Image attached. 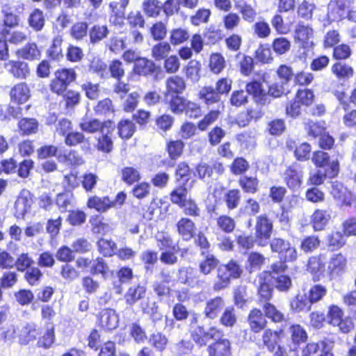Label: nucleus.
I'll return each mask as SVG.
<instances>
[{
    "label": "nucleus",
    "mask_w": 356,
    "mask_h": 356,
    "mask_svg": "<svg viewBox=\"0 0 356 356\" xmlns=\"http://www.w3.org/2000/svg\"><path fill=\"white\" fill-rule=\"evenodd\" d=\"M243 272L239 264L231 260L227 264L220 265L218 268L217 280L213 285L216 291L227 288L230 284L231 278H238Z\"/></svg>",
    "instance_id": "obj_1"
},
{
    "label": "nucleus",
    "mask_w": 356,
    "mask_h": 356,
    "mask_svg": "<svg viewBox=\"0 0 356 356\" xmlns=\"http://www.w3.org/2000/svg\"><path fill=\"white\" fill-rule=\"evenodd\" d=\"M330 194L340 207H356V195L338 181L331 183Z\"/></svg>",
    "instance_id": "obj_2"
},
{
    "label": "nucleus",
    "mask_w": 356,
    "mask_h": 356,
    "mask_svg": "<svg viewBox=\"0 0 356 356\" xmlns=\"http://www.w3.org/2000/svg\"><path fill=\"white\" fill-rule=\"evenodd\" d=\"M76 79V73L72 69L58 70L50 84L51 90L58 95H62L67 86Z\"/></svg>",
    "instance_id": "obj_3"
},
{
    "label": "nucleus",
    "mask_w": 356,
    "mask_h": 356,
    "mask_svg": "<svg viewBox=\"0 0 356 356\" xmlns=\"http://www.w3.org/2000/svg\"><path fill=\"white\" fill-rule=\"evenodd\" d=\"M270 245L272 252H277L281 260L293 261L296 259L297 251L288 241L280 238H274L271 240Z\"/></svg>",
    "instance_id": "obj_4"
},
{
    "label": "nucleus",
    "mask_w": 356,
    "mask_h": 356,
    "mask_svg": "<svg viewBox=\"0 0 356 356\" xmlns=\"http://www.w3.org/2000/svg\"><path fill=\"white\" fill-rule=\"evenodd\" d=\"M339 162L333 161L330 168H320L310 175L309 181L312 184L318 186L323 184L326 177L334 178L339 173Z\"/></svg>",
    "instance_id": "obj_5"
},
{
    "label": "nucleus",
    "mask_w": 356,
    "mask_h": 356,
    "mask_svg": "<svg viewBox=\"0 0 356 356\" xmlns=\"http://www.w3.org/2000/svg\"><path fill=\"white\" fill-rule=\"evenodd\" d=\"M33 198L29 191L23 190L19 195L15 203V216L17 218H24L31 210Z\"/></svg>",
    "instance_id": "obj_6"
},
{
    "label": "nucleus",
    "mask_w": 356,
    "mask_h": 356,
    "mask_svg": "<svg viewBox=\"0 0 356 356\" xmlns=\"http://www.w3.org/2000/svg\"><path fill=\"white\" fill-rule=\"evenodd\" d=\"M109 125L110 127L112 125L111 121L102 123L97 119L86 117L81 120L79 127L83 131L89 134H94L98 131L100 133H108V131L106 129Z\"/></svg>",
    "instance_id": "obj_7"
},
{
    "label": "nucleus",
    "mask_w": 356,
    "mask_h": 356,
    "mask_svg": "<svg viewBox=\"0 0 356 356\" xmlns=\"http://www.w3.org/2000/svg\"><path fill=\"white\" fill-rule=\"evenodd\" d=\"M165 88V96L180 95L186 89V83L182 77L172 76L166 79Z\"/></svg>",
    "instance_id": "obj_8"
},
{
    "label": "nucleus",
    "mask_w": 356,
    "mask_h": 356,
    "mask_svg": "<svg viewBox=\"0 0 356 356\" xmlns=\"http://www.w3.org/2000/svg\"><path fill=\"white\" fill-rule=\"evenodd\" d=\"M245 88L248 95H252L257 103L261 105L270 103V100L268 99V95L262 88V85L259 81H253L248 83Z\"/></svg>",
    "instance_id": "obj_9"
},
{
    "label": "nucleus",
    "mask_w": 356,
    "mask_h": 356,
    "mask_svg": "<svg viewBox=\"0 0 356 356\" xmlns=\"http://www.w3.org/2000/svg\"><path fill=\"white\" fill-rule=\"evenodd\" d=\"M347 260L341 253L334 254L328 262L327 269L331 276L339 275L345 271Z\"/></svg>",
    "instance_id": "obj_10"
},
{
    "label": "nucleus",
    "mask_w": 356,
    "mask_h": 356,
    "mask_svg": "<svg viewBox=\"0 0 356 356\" xmlns=\"http://www.w3.org/2000/svg\"><path fill=\"white\" fill-rule=\"evenodd\" d=\"M99 321L102 327L107 330H111L118 327L119 319L115 310L105 309L101 312Z\"/></svg>",
    "instance_id": "obj_11"
},
{
    "label": "nucleus",
    "mask_w": 356,
    "mask_h": 356,
    "mask_svg": "<svg viewBox=\"0 0 356 356\" xmlns=\"http://www.w3.org/2000/svg\"><path fill=\"white\" fill-rule=\"evenodd\" d=\"M5 68L18 79H26L30 72L28 64L23 61L9 60L5 63Z\"/></svg>",
    "instance_id": "obj_12"
},
{
    "label": "nucleus",
    "mask_w": 356,
    "mask_h": 356,
    "mask_svg": "<svg viewBox=\"0 0 356 356\" xmlns=\"http://www.w3.org/2000/svg\"><path fill=\"white\" fill-rule=\"evenodd\" d=\"M209 356H231V343L227 339L216 341L207 348Z\"/></svg>",
    "instance_id": "obj_13"
},
{
    "label": "nucleus",
    "mask_w": 356,
    "mask_h": 356,
    "mask_svg": "<svg viewBox=\"0 0 356 356\" xmlns=\"http://www.w3.org/2000/svg\"><path fill=\"white\" fill-rule=\"evenodd\" d=\"M225 305L222 298L216 296L207 302L204 313L210 319L216 318Z\"/></svg>",
    "instance_id": "obj_14"
},
{
    "label": "nucleus",
    "mask_w": 356,
    "mask_h": 356,
    "mask_svg": "<svg viewBox=\"0 0 356 356\" xmlns=\"http://www.w3.org/2000/svg\"><path fill=\"white\" fill-rule=\"evenodd\" d=\"M39 332L36 328V325L33 323H28L21 326L17 337L22 344H28L31 341L36 339Z\"/></svg>",
    "instance_id": "obj_15"
},
{
    "label": "nucleus",
    "mask_w": 356,
    "mask_h": 356,
    "mask_svg": "<svg viewBox=\"0 0 356 356\" xmlns=\"http://www.w3.org/2000/svg\"><path fill=\"white\" fill-rule=\"evenodd\" d=\"M331 212L327 210L316 209L312 216V224L315 231H321L328 224Z\"/></svg>",
    "instance_id": "obj_16"
},
{
    "label": "nucleus",
    "mask_w": 356,
    "mask_h": 356,
    "mask_svg": "<svg viewBox=\"0 0 356 356\" xmlns=\"http://www.w3.org/2000/svg\"><path fill=\"white\" fill-rule=\"evenodd\" d=\"M282 333V330L273 331L270 329L266 330L262 334L264 347L270 352L274 351L279 346L280 334Z\"/></svg>",
    "instance_id": "obj_17"
},
{
    "label": "nucleus",
    "mask_w": 356,
    "mask_h": 356,
    "mask_svg": "<svg viewBox=\"0 0 356 356\" xmlns=\"http://www.w3.org/2000/svg\"><path fill=\"white\" fill-rule=\"evenodd\" d=\"M235 8L241 14L244 21L249 23L253 22L257 17V13L250 4L243 0L237 1L234 3Z\"/></svg>",
    "instance_id": "obj_18"
},
{
    "label": "nucleus",
    "mask_w": 356,
    "mask_h": 356,
    "mask_svg": "<svg viewBox=\"0 0 356 356\" xmlns=\"http://www.w3.org/2000/svg\"><path fill=\"white\" fill-rule=\"evenodd\" d=\"M87 205L90 209H95L99 212H105L113 207L108 196L101 197L96 195L88 199Z\"/></svg>",
    "instance_id": "obj_19"
},
{
    "label": "nucleus",
    "mask_w": 356,
    "mask_h": 356,
    "mask_svg": "<svg viewBox=\"0 0 356 356\" xmlns=\"http://www.w3.org/2000/svg\"><path fill=\"white\" fill-rule=\"evenodd\" d=\"M145 293V286L140 284L134 285L125 293V302L129 306H133L138 300L143 298Z\"/></svg>",
    "instance_id": "obj_20"
},
{
    "label": "nucleus",
    "mask_w": 356,
    "mask_h": 356,
    "mask_svg": "<svg viewBox=\"0 0 356 356\" xmlns=\"http://www.w3.org/2000/svg\"><path fill=\"white\" fill-rule=\"evenodd\" d=\"M248 321L251 330L254 332L261 331L266 325L265 317L263 316L262 312L257 309H252L250 312Z\"/></svg>",
    "instance_id": "obj_21"
},
{
    "label": "nucleus",
    "mask_w": 356,
    "mask_h": 356,
    "mask_svg": "<svg viewBox=\"0 0 356 356\" xmlns=\"http://www.w3.org/2000/svg\"><path fill=\"white\" fill-rule=\"evenodd\" d=\"M29 90L24 83L17 84L10 90L11 101L15 103L23 104L29 99Z\"/></svg>",
    "instance_id": "obj_22"
},
{
    "label": "nucleus",
    "mask_w": 356,
    "mask_h": 356,
    "mask_svg": "<svg viewBox=\"0 0 356 356\" xmlns=\"http://www.w3.org/2000/svg\"><path fill=\"white\" fill-rule=\"evenodd\" d=\"M177 231L184 240L193 237L195 226L194 222L187 218H181L177 224Z\"/></svg>",
    "instance_id": "obj_23"
},
{
    "label": "nucleus",
    "mask_w": 356,
    "mask_h": 356,
    "mask_svg": "<svg viewBox=\"0 0 356 356\" xmlns=\"http://www.w3.org/2000/svg\"><path fill=\"white\" fill-rule=\"evenodd\" d=\"M312 304L307 293L298 294L291 302V308L296 312H308L312 309Z\"/></svg>",
    "instance_id": "obj_24"
},
{
    "label": "nucleus",
    "mask_w": 356,
    "mask_h": 356,
    "mask_svg": "<svg viewBox=\"0 0 356 356\" xmlns=\"http://www.w3.org/2000/svg\"><path fill=\"white\" fill-rule=\"evenodd\" d=\"M155 63L146 58L140 57L134 65V72L143 76H147L154 72Z\"/></svg>",
    "instance_id": "obj_25"
},
{
    "label": "nucleus",
    "mask_w": 356,
    "mask_h": 356,
    "mask_svg": "<svg viewBox=\"0 0 356 356\" xmlns=\"http://www.w3.org/2000/svg\"><path fill=\"white\" fill-rule=\"evenodd\" d=\"M272 230V222L266 216H260L257 218L256 222V236H264L270 237Z\"/></svg>",
    "instance_id": "obj_26"
},
{
    "label": "nucleus",
    "mask_w": 356,
    "mask_h": 356,
    "mask_svg": "<svg viewBox=\"0 0 356 356\" xmlns=\"http://www.w3.org/2000/svg\"><path fill=\"white\" fill-rule=\"evenodd\" d=\"M302 178V172L298 170L295 166L289 168L285 172V180L287 186L291 188L300 187Z\"/></svg>",
    "instance_id": "obj_27"
},
{
    "label": "nucleus",
    "mask_w": 356,
    "mask_h": 356,
    "mask_svg": "<svg viewBox=\"0 0 356 356\" xmlns=\"http://www.w3.org/2000/svg\"><path fill=\"white\" fill-rule=\"evenodd\" d=\"M165 99L173 113L180 114L184 111L187 100L179 95L165 96Z\"/></svg>",
    "instance_id": "obj_28"
},
{
    "label": "nucleus",
    "mask_w": 356,
    "mask_h": 356,
    "mask_svg": "<svg viewBox=\"0 0 356 356\" xmlns=\"http://www.w3.org/2000/svg\"><path fill=\"white\" fill-rule=\"evenodd\" d=\"M200 99L206 104L210 106L213 104L219 103L220 96L212 86H205L199 92Z\"/></svg>",
    "instance_id": "obj_29"
},
{
    "label": "nucleus",
    "mask_w": 356,
    "mask_h": 356,
    "mask_svg": "<svg viewBox=\"0 0 356 356\" xmlns=\"http://www.w3.org/2000/svg\"><path fill=\"white\" fill-rule=\"evenodd\" d=\"M109 33V30L106 25H94L89 31L90 42L96 44L106 38Z\"/></svg>",
    "instance_id": "obj_30"
},
{
    "label": "nucleus",
    "mask_w": 356,
    "mask_h": 356,
    "mask_svg": "<svg viewBox=\"0 0 356 356\" xmlns=\"http://www.w3.org/2000/svg\"><path fill=\"white\" fill-rule=\"evenodd\" d=\"M17 54L19 57L24 59L33 60L38 59L40 56V51L35 43H28L22 48L17 50Z\"/></svg>",
    "instance_id": "obj_31"
},
{
    "label": "nucleus",
    "mask_w": 356,
    "mask_h": 356,
    "mask_svg": "<svg viewBox=\"0 0 356 356\" xmlns=\"http://www.w3.org/2000/svg\"><path fill=\"white\" fill-rule=\"evenodd\" d=\"M178 280L181 283L194 286L198 282L196 271L190 267L181 268L179 270Z\"/></svg>",
    "instance_id": "obj_32"
},
{
    "label": "nucleus",
    "mask_w": 356,
    "mask_h": 356,
    "mask_svg": "<svg viewBox=\"0 0 356 356\" xmlns=\"http://www.w3.org/2000/svg\"><path fill=\"white\" fill-rule=\"evenodd\" d=\"M332 73L340 79H348L353 76V70L346 63L339 62L332 67Z\"/></svg>",
    "instance_id": "obj_33"
},
{
    "label": "nucleus",
    "mask_w": 356,
    "mask_h": 356,
    "mask_svg": "<svg viewBox=\"0 0 356 356\" xmlns=\"http://www.w3.org/2000/svg\"><path fill=\"white\" fill-rule=\"evenodd\" d=\"M327 346L323 341L308 343L302 350V356H319Z\"/></svg>",
    "instance_id": "obj_34"
},
{
    "label": "nucleus",
    "mask_w": 356,
    "mask_h": 356,
    "mask_svg": "<svg viewBox=\"0 0 356 356\" xmlns=\"http://www.w3.org/2000/svg\"><path fill=\"white\" fill-rule=\"evenodd\" d=\"M291 339L294 344L305 342L307 339V334L302 326L298 324L292 325L289 328Z\"/></svg>",
    "instance_id": "obj_35"
},
{
    "label": "nucleus",
    "mask_w": 356,
    "mask_h": 356,
    "mask_svg": "<svg viewBox=\"0 0 356 356\" xmlns=\"http://www.w3.org/2000/svg\"><path fill=\"white\" fill-rule=\"evenodd\" d=\"M29 26L35 31H41L44 25L43 13L39 9H35L29 18Z\"/></svg>",
    "instance_id": "obj_36"
},
{
    "label": "nucleus",
    "mask_w": 356,
    "mask_h": 356,
    "mask_svg": "<svg viewBox=\"0 0 356 356\" xmlns=\"http://www.w3.org/2000/svg\"><path fill=\"white\" fill-rule=\"evenodd\" d=\"M327 289L321 284H314L312 286L307 294L311 303L313 305L321 300L327 294Z\"/></svg>",
    "instance_id": "obj_37"
},
{
    "label": "nucleus",
    "mask_w": 356,
    "mask_h": 356,
    "mask_svg": "<svg viewBox=\"0 0 356 356\" xmlns=\"http://www.w3.org/2000/svg\"><path fill=\"white\" fill-rule=\"evenodd\" d=\"M225 67V60L222 54L214 53L210 56L209 68L214 74L220 73Z\"/></svg>",
    "instance_id": "obj_38"
},
{
    "label": "nucleus",
    "mask_w": 356,
    "mask_h": 356,
    "mask_svg": "<svg viewBox=\"0 0 356 356\" xmlns=\"http://www.w3.org/2000/svg\"><path fill=\"white\" fill-rule=\"evenodd\" d=\"M145 13L147 16L156 17L161 10V2L158 0H146L143 3Z\"/></svg>",
    "instance_id": "obj_39"
},
{
    "label": "nucleus",
    "mask_w": 356,
    "mask_h": 356,
    "mask_svg": "<svg viewBox=\"0 0 356 356\" xmlns=\"http://www.w3.org/2000/svg\"><path fill=\"white\" fill-rule=\"evenodd\" d=\"M307 270L314 276L319 277L325 270V264L320 257H312L308 261Z\"/></svg>",
    "instance_id": "obj_40"
},
{
    "label": "nucleus",
    "mask_w": 356,
    "mask_h": 356,
    "mask_svg": "<svg viewBox=\"0 0 356 356\" xmlns=\"http://www.w3.org/2000/svg\"><path fill=\"white\" fill-rule=\"evenodd\" d=\"M333 161L337 159L330 160V157L327 152L323 151L315 152L312 156L313 163L320 168H330V165Z\"/></svg>",
    "instance_id": "obj_41"
},
{
    "label": "nucleus",
    "mask_w": 356,
    "mask_h": 356,
    "mask_svg": "<svg viewBox=\"0 0 356 356\" xmlns=\"http://www.w3.org/2000/svg\"><path fill=\"white\" fill-rule=\"evenodd\" d=\"M98 250L104 257H111L115 254L117 250L115 243L111 240L102 238L97 242Z\"/></svg>",
    "instance_id": "obj_42"
},
{
    "label": "nucleus",
    "mask_w": 356,
    "mask_h": 356,
    "mask_svg": "<svg viewBox=\"0 0 356 356\" xmlns=\"http://www.w3.org/2000/svg\"><path fill=\"white\" fill-rule=\"evenodd\" d=\"M113 129V124L111 127L110 125L106 128L108 133H101L102 137L98 139V148L104 152H109L113 147V142L111 140L110 135Z\"/></svg>",
    "instance_id": "obj_43"
},
{
    "label": "nucleus",
    "mask_w": 356,
    "mask_h": 356,
    "mask_svg": "<svg viewBox=\"0 0 356 356\" xmlns=\"http://www.w3.org/2000/svg\"><path fill=\"white\" fill-rule=\"evenodd\" d=\"M313 35V30L308 26L299 24L295 31V39L302 44L307 43Z\"/></svg>",
    "instance_id": "obj_44"
},
{
    "label": "nucleus",
    "mask_w": 356,
    "mask_h": 356,
    "mask_svg": "<svg viewBox=\"0 0 356 356\" xmlns=\"http://www.w3.org/2000/svg\"><path fill=\"white\" fill-rule=\"evenodd\" d=\"M56 202L60 211L65 212L73 207V195L70 193H60L57 195Z\"/></svg>",
    "instance_id": "obj_45"
},
{
    "label": "nucleus",
    "mask_w": 356,
    "mask_h": 356,
    "mask_svg": "<svg viewBox=\"0 0 356 356\" xmlns=\"http://www.w3.org/2000/svg\"><path fill=\"white\" fill-rule=\"evenodd\" d=\"M288 92V86L281 81H275L268 86V90L266 92L268 97L271 96L275 98L281 97ZM268 99H270L268 97Z\"/></svg>",
    "instance_id": "obj_46"
},
{
    "label": "nucleus",
    "mask_w": 356,
    "mask_h": 356,
    "mask_svg": "<svg viewBox=\"0 0 356 356\" xmlns=\"http://www.w3.org/2000/svg\"><path fill=\"white\" fill-rule=\"evenodd\" d=\"M136 131L135 124L129 120H124L118 124V133L122 138H129Z\"/></svg>",
    "instance_id": "obj_47"
},
{
    "label": "nucleus",
    "mask_w": 356,
    "mask_h": 356,
    "mask_svg": "<svg viewBox=\"0 0 356 356\" xmlns=\"http://www.w3.org/2000/svg\"><path fill=\"white\" fill-rule=\"evenodd\" d=\"M211 14L209 9L204 8H200L195 12V15L191 17V23L194 26H200L202 24H206L209 21Z\"/></svg>",
    "instance_id": "obj_48"
},
{
    "label": "nucleus",
    "mask_w": 356,
    "mask_h": 356,
    "mask_svg": "<svg viewBox=\"0 0 356 356\" xmlns=\"http://www.w3.org/2000/svg\"><path fill=\"white\" fill-rule=\"evenodd\" d=\"M118 282L114 284V288L117 293L122 292L120 284L127 283L133 278V272L130 268L123 267L118 273Z\"/></svg>",
    "instance_id": "obj_49"
},
{
    "label": "nucleus",
    "mask_w": 356,
    "mask_h": 356,
    "mask_svg": "<svg viewBox=\"0 0 356 356\" xmlns=\"http://www.w3.org/2000/svg\"><path fill=\"white\" fill-rule=\"evenodd\" d=\"M149 343L159 351H163L168 342L165 335L161 332L153 333L148 339Z\"/></svg>",
    "instance_id": "obj_50"
},
{
    "label": "nucleus",
    "mask_w": 356,
    "mask_h": 356,
    "mask_svg": "<svg viewBox=\"0 0 356 356\" xmlns=\"http://www.w3.org/2000/svg\"><path fill=\"white\" fill-rule=\"evenodd\" d=\"M171 50L170 44L162 42L154 45L152 49V55L156 60H161L165 58Z\"/></svg>",
    "instance_id": "obj_51"
},
{
    "label": "nucleus",
    "mask_w": 356,
    "mask_h": 356,
    "mask_svg": "<svg viewBox=\"0 0 356 356\" xmlns=\"http://www.w3.org/2000/svg\"><path fill=\"white\" fill-rule=\"evenodd\" d=\"M201 65L195 60H191L186 68V76L192 82H197L200 78V71Z\"/></svg>",
    "instance_id": "obj_52"
},
{
    "label": "nucleus",
    "mask_w": 356,
    "mask_h": 356,
    "mask_svg": "<svg viewBox=\"0 0 356 356\" xmlns=\"http://www.w3.org/2000/svg\"><path fill=\"white\" fill-rule=\"evenodd\" d=\"M219 261L213 255L207 254L200 264V270L204 275L209 274L218 265Z\"/></svg>",
    "instance_id": "obj_53"
},
{
    "label": "nucleus",
    "mask_w": 356,
    "mask_h": 356,
    "mask_svg": "<svg viewBox=\"0 0 356 356\" xmlns=\"http://www.w3.org/2000/svg\"><path fill=\"white\" fill-rule=\"evenodd\" d=\"M343 315L342 309L335 305L329 306L326 318L327 322L333 325H336L340 323Z\"/></svg>",
    "instance_id": "obj_54"
},
{
    "label": "nucleus",
    "mask_w": 356,
    "mask_h": 356,
    "mask_svg": "<svg viewBox=\"0 0 356 356\" xmlns=\"http://www.w3.org/2000/svg\"><path fill=\"white\" fill-rule=\"evenodd\" d=\"M241 19L235 13H229L222 17V23L227 31H234L240 24Z\"/></svg>",
    "instance_id": "obj_55"
},
{
    "label": "nucleus",
    "mask_w": 356,
    "mask_h": 356,
    "mask_svg": "<svg viewBox=\"0 0 356 356\" xmlns=\"http://www.w3.org/2000/svg\"><path fill=\"white\" fill-rule=\"evenodd\" d=\"M224 200L229 209H236L241 200L240 191L236 189L229 190L225 194Z\"/></svg>",
    "instance_id": "obj_56"
},
{
    "label": "nucleus",
    "mask_w": 356,
    "mask_h": 356,
    "mask_svg": "<svg viewBox=\"0 0 356 356\" xmlns=\"http://www.w3.org/2000/svg\"><path fill=\"white\" fill-rule=\"evenodd\" d=\"M272 282L281 291H288L291 286V280L286 275H272Z\"/></svg>",
    "instance_id": "obj_57"
},
{
    "label": "nucleus",
    "mask_w": 356,
    "mask_h": 356,
    "mask_svg": "<svg viewBox=\"0 0 356 356\" xmlns=\"http://www.w3.org/2000/svg\"><path fill=\"white\" fill-rule=\"evenodd\" d=\"M60 274L62 278L68 282H73L79 276V271L70 264L61 266Z\"/></svg>",
    "instance_id": "obj_58"
},
{
    "label": "nucleus",
    "mask_w": 356,
    "mask_h": 356,
    "mask_svg": "<svg viewBox=\"0 0 356 356\" xmlns=\"http://www.w3.org/2000/svg\"><path fill=\"white\" fill-rule=\"evenodd\" d=\"M272 47L277 54L282 55L290 50L291 42L286 38L280 37L273 40Z\"/></svg>",
    "instance_id": "obj_59"
},
{
    "label": "nucleus",
    "mask_w": 356,
    "mask_h": 356,
    "mask_svg": "<svg viewBox=\"0 0 356 356\" xmlns=\"http://www.w3.org/2000/svg\"><path fill=\"white\" fill-rule=\"evenodd\" d=\"M220 323L227 327H232L236 322L235 310L232 307H227L220 318Z\"/></svg>",
    "instance_id": "obj_60"
},
{
    "label": "nucleus",
    "mask_w": 356,
    "mask_h": 356,
    "mask_svg": "<svg viewBox=\"0 0 356 356\" xmlns=\"http://www.w3.org/2000/svg\"><path fill=\"white\" fill-rule=\"evenodd\" d=\"M262 307L266 316L270 318L273 322L280 323L284 319V314L277 310L273 305L266 302Z\"/></svg>",
    "instance_id": "obj_61"
},
{
    "label": "nucleus",
    "mask_w": 356,
    "mask_h": 356,
    "mask_svg": "<svg viewBox=\"0 0 356 356\" xmlns=\"http://www.w3.org/2000/svg\"><path fill=\"white\" fill-rule=\"evenodd\" d=\"M63 39L61 36H56L53 40L52 44L47 51L48 55L54 60H58L63 57L61 44Z\"/></svg>",
    "instance_id": "obj_62"
},
{
    "label": "nucleus",
    "mask_w": 356,
    "mask_h": 356,
    "mask_svg": "<svg viewBox=\"0 0 356 356\" xmlns=\"http://www.w3.org/2000/svg\"><path fill=\"white\" fill-rule=\"evenodd\" d=\"M122 178L127 184H132L140 179V175L137 169L126 167L122 170Z\"/></svg>",
    "instance_id": "obj_63"
},
{
    "label": "nucleus",
    "mask_w": 356,
    "mask_h": 356,
    "mask_svg": "<svg viewBox=\"0 0 356 356\" xmlns=\"http://www.w3.org/2000/svg\"><path fill=\"white\" fill-rule=\"evenodd\" d=\"M239 184L245 193H254L257 191L258 181L257 178L242 177L239 179Z\"/></svg>",
    "instance_id": "obj_64"
}]
</instances>
